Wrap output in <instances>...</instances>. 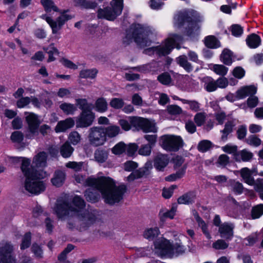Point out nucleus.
<instances>
[{
  "mask_svg": "<svg viewBox=\"0 0 263 263\" xmlns=\"http://www.w3.org/2000/svg\"><path fill=\"white\" fill-rule=\"evenodd\" d=\"M206 114L203 112L197 113L194 118V121L198 126H202L205 122Z\"/></svg>",
  "mask_w": 263,
  "mask_h": 263,
  "instance_id": "ea45409f",
  "label": "nucleus"
},
{
  "mask_svg": "<svg viewBox=\"0 0 263 263\" xmlns=\"http://www.w3.org/2000/svg\"><path fill=\"white\" fill-rule=\"evenodd\" d=\"M246 142L249 145L257 147L261 144V140L255 135L250 136L247 139Z\"/></svg>",
  "mask_w": 263,
  "mask_h": 263,
  "instance_id": "09e8293b",
  "label": "nucleus"
},
{
  "mask_svg": "<svg viewBox=\"0 0 263 263\" xmlns=\"http://www.w3.org/2000/svg\"><path fill=\"white\" fill-rule=\"evenodd\" d=\"M235 125L234 120L228 121L224 125V128L221 131L222 133L221 140L226 141L228 136L232 132L233 127Z\"/></svg>",
  "mask_w": 263,
  "mask_h": 263,
  "instance_id": "bb28decb",
  "label": "nucleus"
},
{
  "mask_svg": "<svg viewBox=\"0 0 263 263\" xmlns=\"http://www.w3.org/2000/svg\"><path fill=\"white\" fill-rule=\"evenodd\" d=\"M89 186H94L102 194L106 203L114 204L120 202L127 191V187L123 184L115 182H89Z\"/></svg>",
  "mask_w": 263,
  "mask_h": 263,
  "instance_id": "7ed1b4c3",
  "label": "nucleus"
},
{
  "mask_svg": "<svg viewBox=\"0 0 263 263\" xmlns=\"http://www.w3.org/2000/svg\"><path fill=\"white\" fill-rule=\"evenodd\" d=\"M185 247L180 243L172 245L167 239H161L155 242V253L161 257H173L185 252Z\"/></svg>",
  "mask_w": 263,
  "mask_h": 263,
  "instance_id": "39448f33",
  "label": "nucleus"
},
{
  "mask_svg": "<svg viewBox=\"0 0 263 263\" xmlns=\"http://www.w3.org/2000/svg\"><path fill=\"white\" fill-rule=\"evenodd\" d=\"M25 190L32 194H38L44 191L46 185L44 182H25Z\"/></svg>",
  "mask_w": 263,
  "mask_h": 263,
  "instance_id": "f3484780",
  "label": "nucleus"
},
{
  "mask_svg": "<svg viewBox=\"0 0 263 263\" xmlns=\"http://www.w3.org/2000/svg\"><path fill=\"white\" fill-rule=\"evenodd\" d=\"M229 244L223 240L219 239L213 244V247L217 250H223L228 248Z\"/></svg>",
  "mask_w": 263,
  "mask_h": 263,
  "instance_id": "052dcab7",
  "label": "nucleus"
},
{
  "mask_svg": "<svg viewBox=\"0 0 263 263\" xmlns=\"http://www.w3.org/2000/svg\"><path fill=\"white\" fill-rule=\"evenodd\" d=\"M174 26L177 28H180L185 24L187 26H192V18L189 16L186 12H178L174 17Z\"/></svg>",
  "mask_w": 263,
  "mask_h": 263,
  "instance_id": "dca6fc26",
  "label": "nucleus"
},
{
  "mask_svg": "<svg viewBox=\"0 0 263 263\" xmlns=\"http://www.w3.org/2000/svg\"><path fill=\"white\" fill-rule=\"evenodd\" d=\"M138 148V146L136 143H130L126 145V151L128 156H133L136 152Z\"/></svg>",
  "mask_w": 263,
  "mask_h": 263,
  "instance_id": "680f3d73",
  "label": "nucleus"
},
{
  "mask_svg": "<svg viewBox=\"0 0 263 263\" xmlns=\"http://www.w3.org/2000/svg\"><path fill=\"white\" fill-rule=\"evenodd\" d=\"M241 178L245 181H254V176L257 175V171L255 169H250L248 167H243L237 171Z\"/></svg>",
  "mask_w": 263,
  "mask_h": 263,
  "instance_id": "aec40b11",
  "label": "nucleus"
},
{
  "mask_svg": "<svg viewBox=\"0 0 263 263\" xmlns=\"http://www.w3.org/2000/svg\"><path fill=\"white\" fill-rule=\"evenodd\" d=\"M212 69L217 74L224 76L227 74L228 69L222 65H214Z\"/></svg>",
  "mask_w": 263,
  "mask_h": 263,
  "instance_id": "49530a36",
  "label": "nucleus"
},
{
  "mask_svg": "<svg viewBox=\"0 0 263 263\" xmlns=\"http://www.w3.org/2000/svg\"><path fill=\"white\" fill-rule=\"evenodd\" d=\"M84 201L79 196H75L71 204L62 199L57 200L53 208L54 213L58 218L63 220L67 217L77 216L82 220L90 221V216L87 211L84 210Z\"/></svg>",
  "mask_w": 263,
  "mask_h": 263,
  "instance_id": "f257e3e1",
  "label": "nucleus"
},
{
  "mask_svg": "<svg viewBox=\"0 0 263 263\" xmlns=\"http://www.w3.org/2000/svg\"><path fill=\"white\" fill-rule=\"evenodd\" d=\"M162 147L167 151H177L183 146V140L180 136L164 135L160 139Z\"/></svg>",
  "mask_w": 263,
  "mask_h": 263,
  "instance_id": "9d476101",
  "label": "nucleus"
},
{
  "mask_svg": "<svg viewBox=\"0 0 263 263\" xmlns=\"http://www.w3.org/2000/svg\"><path fill=\"white\" fill-rule=\"evenodd\" d=\"M47 155L45 152H40L34 156L32 164L30 167V160L23 158L21 169L27 179L34 181L44 179L47 173L43 170L46 165Z\"/></svg>",
  "mask_w": 263,
  "mask_h": 263,
  "instance_id": "f03ea898",
  "label": "nucleus"
},
{
  "mask_svg": "<svg viewBox=\"0 0 263 263\" xmlns=\"http://www.w3.org/2000/svg\"><path fill=\"white\" fill-rule=\"evenodd\" d=\"M75 2L78 5L85 8L93 9L97 6L96 3L86 0H75Z\"/></svg>",
  "mask_w": 263,
  "mask_h": 263,
  "instance_id": "8fccbe9b",
  "label": "nucleus"
},
{
  "mask_svg": "<svg viewBox=\"0 0 263 263\" xmlns=\"http://www.w3.org/2000/svg\"><path fill=\"white\" fill-rule=\"evenodd\" d=\"M126 151V145L123 142H119L111 149V152L115 155H120Z\"/></svg>",
  "mask_w": 263,
  "mask_h": 263,
  "instance_id": "c03bdc74",
  "label": "nucleus"
},
{
  "mask_svg": "<svg viewBox=\"0 0 263 263\" xmlns=\"http://www.w3.org/2000/svg\"><path fill=\"white\" fill-rule=\"evenodd\" d=\"M95 108L96 111L100 112H104L107 109V103L103 98H98L95 104Z\"/></svg>",
  "mask_w": 263,
  "mask_h": 263,
  "instance_id": "f704fd0d",
  "label": "nucleus"
},
{
  "mask_svg": "<svg viewBox=\"0 0 263 263\" xmlns=\"http://www.w3.org/2000/svg\"><path fill=\"white\" fill-rule=\"evenodd\" d=\"M246 43L250 48H256L260 45L261 39L258 35L252 34L246 39Z\"/></svg>",
  "mask_w": 263,
  "mask_h": 263,
  "instance_id": "cd10ccee",
  "label": "nucleus"
},
{
  "mask_svg": "<svg viewBox=\"0 0 263 263\" xmlns=\"http://www.w3.org/2000/svg\"><path fill=\"white\" fill-rule=\"evenodd\" d=\"M110 105L115 109H119L123 106L124 102L121 99L114 98L110 101Z\"/></svg>",
  "mask_w": 263,
  "mask_h": 263,
  "instance_id": "13d9d810",
  "label": "nucleus"
},
{
  "mask_svg": "<svg viewBox=\"0 0 263 263\" xmlns=\"http://www.w3.org/2000/svg\"><path fill=\"white\" fill-rule=\"evenodd\" d=\"M105 138H114L117 136L120 133V127L116 125H110L104 128Z\"/></svg>",
  "mask_w": 263,
  "mask_h": 263,
  "instance_id": "473e14b6",
  "label": "nucleus"
},
{
  "mask_svg": "<svg viewBox=\"0 0 263 263\" xmlns=\"http://www.w3.org/2000/svg\"><path fill=\"white\" fill-rule=\"evenodd\" d=\"M233 226L231 223L224 222L219 226V232L221 237L231 239L233 235Z\"/></svg>",
  "mask_w": 263,
  "mask_h": 263,
  "instance_id": "412c9836",
  "label": "nucleus"
},
{
  "mask_svg": "<svg viewBox=\"0 0 263 263\" xmlns=\"http://www.w3.org/2000/svg\"><path fill=\"white\" fill-rule=\"evenodd\" d=\"M41 3L47 12H51L52 11L60 12V16L55 20H53L46 14H43L41 16V17L45 20L49 24L51 28L52 33L54 34L58 33L64 24L72 17L65 12L60 11L52 0H41Z\"/></svg>",
  "mask_w": 263,
  "mask_h": 263,
  "instance_id": "20e7f679",
  "label": "nucleus"
},
{
  "mask_svg": "<svg viewBox=\"0 0 263 263\" xmlns=\"http://www.w3.org/2000/svg\"><path fill=\"white\" fill-rule=\"evenodd\" d=\"M152 167V164L151 162L146 163L144 167L131 173L128 177V181H133L135 179H138L146 176L149 174Z\"/></svg>",
  "mask_w": 263,
  "mask_h": 263,
  "instance_id": "2eb2a0df",
  "label": "nucleus"
},
{
  "mask_svg": "<svg viewBox=\"0 0 263 263\" xmlns=\"http://www.w3.org/2000/svg\"><path fill=\"white\" fill-rule=\"evenodd\" d=\"M204 43L206 47L210 48H216L220 46V43L214 36H208L205 38Z\"/></svg>",
  "mask_w": 263,
  "mask_h": 263,
  "instance_id": "c9c22d12",
  "label": "nucleus"
},
{
  "mask_svg": "<svg viewBox=\"0 0 263 263\" xmlns=\"http://www.w3.org/2000/svg\"><path fill=\"white\" fill-rule=\"evenodd\" d=\"M153 34L148 27H144L137 25L133 33L135 42L141 48L150 45Z\"/></svg>",
  "mask_w": 263,
  "mask_h": 263,
  "instance_id": "6e6552de",
  "label": "nucleus"
},
{
  "mask_svg": "<svg viewBox=\"0 0 263 263\" xmlns=\"http://www.w3.org/2000/svg\"><path fill=\"white\" fill-rule=\"evenodd\" d=\"M202 82L204 83V88L208 92H212L217 89L216 81H215L212 78L206 77L202 79Z\"/></svg>",
  "mask_w": 263,
  "mask_h": 263,
  "instance_id": "a878e982",
  "label": "nucleus"
},
{
  "mask_svg": "<svg viewBox=\"0 0 263 263\" xmlns=\"http://www.w3.org/2000/svg\"><path fill=\"white\" fill-rule=\"evenodd\" d=\"M180 100L183 103L189 104L191 110L194 111H198L200 110V104L198 102L185 99H180Z\"/></svg>",
  "mask_w": 263,
  "mask_h": 263,
  "instance_id": "de8ad7c7",
  "label": "nucleus"
},
{
  "mask_svg": "<svg viewBox=\"0 0 263 263\" xmlns=\"http://www.w3.org/2000/svg\"><path fill=\"white\" fill-rule=\"evenodd\" d=\"M13 251V247L9 243L0 246V263H16V260L10 254Z\"/></svg>",
  "mask_w": 263,
  "mask_h": 263,
  "instance_id": "4468645a",
  "label": "nucleus"
},
{
  "mask_svg": "<svg viewBox=\"0 0 263 263\" xmlns=\"http://www.w3.org/2000/svg\"><path fill=\"white\" fill-rule=\"evenodd\" d=\"M257 87L254 85L247 86L242 87L236 92V96L238 99H243L246 97L256 93Z\"/></svg>",
  "mask_w": 263,
  "mask_h": 263,
  "instance_id": "4be33fe9",
  "label": "nucleus"
},
{
  "mask_svg": "<svg viewBox=\"0 0 263 263\" xmlns=\"http://www.w3.org/2000/svg\"><path fill=\"white\" fill-rule=\"evenodd\" d=\"M263 215V204H259L254 206L251 211L252 219L259 218Z\"/></svg>",
  "mask_w": 263,
  "mask_h": 263,
  "instance_id": "58836bf2",
  "label": "nucleus"
},
{
  "mask_svg": "<svg viewBox=\"0 0 263 263\" xmlns=\"http://www.w3.org/2000/svg\"><path fill=\"white\" fill-rule=\"evenodd\" d=\"M177 211V206L174 205L170 210H161L159 214L160 219L162 221L165 220L166 218L173 219Z\"/></svg>",
  "mask_w": 263,
  "mask_h": 263,
  "instance_id": "393cba45",
  "label": "nucleus"
},
{
  "mask_svg": "<svg viewBox=\"0 0 263 263\" xmlns=\"http://www.w3.org/2000/svg\"><path fill=\"white\" fill-rule=\"evenodd\" d=\"M177 63L183 67L187 72H190L193 70V67L187 60L185 55H180L176 59Z\"/></svg>",
  "mask_w": 263,
  "mask_h": 263,
  "instance_id": "72a5a7b5",
  "label": "nucleus"
},
{
  "mask_svg": "<svg viewBox=\"0 0 263 263\" xmlns=\"http://www.w3.org/2000/svg\"><path fill=\"white\" fill-rule=\"evenodd\" d=\"M24 138L23 133L20 131H16L12 133L11 136V140L16 143L21 142Z\"/></svg>",
  "mask_w": 263,
  "mask_h": 263,
  "instance_id": "4d7b16f0",
  "label": "nucleus"
},
{
  "mask_svg": "<svg viewBox=\"0 0 263 263\" xmlns=\"http://www.w3.org/2000/svg\"><path fill=\"white\" fill-rule=\"evenodd\" d=\"M105 130L102 126H93L88 130V141L89 143L93 146L103 145L107 141L105 138Z\"/></svg>",
  "mask_w": 263,
  "mask_h": 263,
  "instance_id": "1a4fd4ad",
  "label": "nucleus"
},
{
  "mask_svg": "<svg viewBox=\"0 0 263 263\" xmlns=\"http://www.w3.org/2000/svg\"><path fill=\"white\" fill-rule=\"evenodd\" d=\"M212 144V142L210 141L203 140L198 143L197 148L199 151L205 152L211 147Z\"/></svg>",
  "mask_w": 263,
  "mask_h": 263,
  "instance_id": "37998d69",
  "label": "nucleus"
},
{
  "mask_svg": "<svg viewBox=\"0 0 263 263\" xmlns=\"http://www.w3.org/2000/svg\"><path fill=\"white\" fill-rule=\"evenodd\" d=\"M221 60L222 62L228 65L231 64L232 62V52L228 49H224L220 56Z\"/></svg>",
  "mask_w": 263,
  "mask_h": 263,
  "instance_id": "4c0bfd02",
  "label": "nucleus"
},
{
  "mask_svg": "<svg viewBox=\"0 0 263 263\" xmlns=\"http://www.w3.org/2000/svg\"><path fill=\"white\" fill-rule=\"evenodd\" d=\"M30 240L31 234L30 233H26L23 238L22 243L21 246V249L22 250H24L29 247L30 244Z\"/></svg>",
  "mask_w": 263,
  "mask_h": 263,
  "instance_id": "e2e57ef3",
  "label": "nucleus"
},
{
  "mask_svg": "<svg viewBox=\"0 0 263 263\" xmlns=\"http://www.w3.org/2000/svg\"><path fill=\"white\" fill-rule=\"evenodd\" d=\"M59 107L66 115H73L77 110L76 105L66 102L60 104Z\"/></svg>",
  "mask_w": 263,
  "mask_h": 263,
  "instance_id": "7c9ffc66",
  "label": "nucleus"
},
{
  "mask_svg": "<svg viewBox=\"0 0 263 263\" xmlns=\"http://www.w3.org/2000/svg\"><path fill=\"white\" fill-rule=\"evenodd\" d=\"M177 188L176 185H172L169 187H164L162 190V196L165 199L170 198L174 193V191Z\"/></svg>",
  "mask_w": 263,
  "mask_h": 263,
  "instance_id": "a18cd8bd",
  "label": "nucleus"
},
{
  "mask_svg": "<svg viewBox=\"0 0 263 263\" xmlns=\"http://www.w3.org/2000/svg\"><path fill=\"white\" fill-rule=\"evenodd\" d=\"M195 199V195L193 193H188L180 196L178 199L179 204H189L193 203Z\"/></svg>",
  "mask_w": 263,
  "mask_h": 263,
  "instance_id": "c756f323",
  "label": "nucleus"
},
{
  "mask_svg": "<svg viewBox=\"0 0 263 263\" xmlns=\"http://www.w3.org/2000/svg\"><path fill=\"white\" fill-rule=\"evenodd\" d=\"M83 164V163L82 162L69 161L66 164V166L73 169L75 171H80L82 168Z\"/></svg>",
  "mask_w": 263,
  "mask_h": 263,
  "instance_id": "603ef678",
  "label": "nucleus"
},
{
  "mask_svg": "<svg viewBox=\"0 0 263 263\" xmlns=\"http://www.w3.org/2000/svg\"><path fill=\"white\" fill-rule=\"evenodd\" d=\"M197 222L199 227L201 229L202 232L208 239H211V236L208 230V226L200 217H197Z\"/></svg>",
  "mask_w": 263,
  "mask_h": 263,
  "instance_id": "a19ab883",
  "label": "nucleus"
},
{
  "mask_svg": "<svg viewBox=\"0 0 263 263\" xmlns=\"http://www.w3.org/2000/svg\"><path fill=\"white\" fill-rule=\"evenodd\" d=\"M81 140V135L76 131L71 132L68 136L69 141L73 145L78 144Z\"/></svg>",
  "mask_w": 263,
  "mask_h": 263,
  "instance_id": "79ce46f5",
  "label": "nucleus"
},
{
  "mask_svg": "<svg viewBox=\"0 0 263 263\" xmlns=\"http://www.w3.org/2000/svg\"><path fill=\"white\" fill-rule=\"evenodd\" d=\"M160 233L158 228H151L146 229L143 233V236L145 238L148 240H153L157 237Z\"/></svg>",
  "mask_w": 263,
  "mask_h": 263,
  "instance_id": "2f4dec72",
  "label": "nucleus"
},
{
  "mask_svg": "<svg viewBox=\"0 0 263 263\" xmlns=\"http://www.w3.org/2000/svg\"><path fill=\"white\" fill-rule=\"evenodd\" d=\"M184 173L185 170L182 168L178 172H177L176 173L169 175L166 178V181H175L181 179L184 176Z\"/></svg>",
  "mask_w": 263,
  "mask_h": 263,
  "instance_id": "3c124183",
  "label": "nucleus"
},
{
  "mask_svg": "<svg viewBox=\"0 0 263 263\" xmlns=\"http://www.w3.org/2000/svg\"><path fill=\"white\" fill-rule=\"evenodd\" d=\"M158 80L163 85H168L171 81V78L167 73H163L158 76Z\"/></svg>",
  "mask_w": 263,
  "mask_h": 263,
  "instance_id": "864d4df0",
  "label": "nucleus"
},
{
  "mask_svg": "<svg viewBox=\"0 0 263 263\" xmlns=\"http://www.w3.org/2000/svg\"><path fill=\"white\" fill-rule=\"evenodd\" d=\"M31 102V99L29 97H22L16 102V105L18 108H24L28 105Z\"/></svg>",
  "mask_w": 263,
  "mask_h": 263,
  "instance_id": "0e129e2a",
  "label": "nucleus"
},
{
  "mask_svg": "<svg viewBox=\"0 0 263 263\" xmlns=\"http://www.w3.org/2000/svg\"><path fill=\"white\" fill-rule=\"evenodd\" d=\"M168 112L171 115H179L182 113V110L178 105H171L167 107Z\"/></svg>",
  "mask_w": 263,
  "mask_h": 263,
  "instance_id": "6e6d98bb",
  "label": "nucleus"
},
{
  "mask_svg": "<svg viewBox=\"0 0 263 263\" xmlns=\"http://www.w3.org/2000/svg\"><path fill=\"white\" fill-rule=\"evenodd\" d=\"M95 118V114L91 110H83L76 118V126L87 127L92 124Z\"/></svg>",
  "mask_w": 263,
  "mask_h": 263,
  "instance_id": "ddd939ff",
  "label": "nucleus"
},
{
  "mask_svg": "<svg viewBox=\"0 0 263 263\" xmlns=\"http://www.w3.org/2000/svg\"><path fill=\"white\" fill-rule=\"evenodd\" d=\"M57 95L61 98H68L71 95V92L69 89L65 88H61L59 89Z\"/></svg>",
  "mask_w": 263,
  "mask_h": 263,
  "instance_id": "338daca9",
  "label": "nucleus"
},
{
  "mask_svg": "<svg viewBox=\"0 0 263 263\" xmlns=\"http://www.w3.org/2000/svg\"><path fill=\"white\" fill-rule=\"evenodd\" d=\"M231 32L234 36L238 37L242 34L243 29L238 25H233L231 27Z\"/></svg>",
  "mask_w": 263,
  "mask_h": 263,
  "instance_id": "69168bd1",
  "label": "nucleus"
},
{
  "mask_svg": "<svg viewBox=\"0 0 263 263\" xmlns=\"http://www.w3.org/2000/svg\"><path fill=\"white\" fill-rule=\"evenodd\" d=\"M254 156L253 154L247 149L237 151L234 155V159L237 162L251 161Z\"/></svg>",
  "mask_w": 263,
  "mask_h": 263,
  "instance_id": "a211bd4d",
  "label": "nucleus"
},
{
  "mask_svg": "<svg viewBox=\"0 0 263 263\" xmlns=\"http://www.w3.org/2000/svg\"><path fill=\"white\" fill-rule=\"evenodd\" d=\"M130 122L132 125L139 128L144 133H156L157 131L155 123L147 119L141 117H133L130 119Z\"/></svg>",
  "mask_w": 263,
  "mask_h": 263,
  "instance_id": "9b49d317",
  "label": "nucleus"
},
{
  "mask_svg": "<svg viewBox=\"0 0 263 263\" xmlns=\"http://www.w3.org/2000/svg\"><path fill=\"white\" fill-rule=\"evenodd\" d=\"M98 73V70L95 69H84L80 71V77L82 78L93 79Z\"/></svg>",
  "mask_w": 263,
  "mask_h": 263,
  "instance_id": "e433bc0d",
  "label": "nucleus"
},
{
  "mask_svg": "<svg viewBox=\"0 0 263 263\" xmlns=\"http://www.w3.org/2000/svg\"><path fill=\"white\" fill-rule=\"evenodd\" d=\"M108 151L103 148H98L95 152L94 158L99 163L105 162L108 157Z\"/></svg>",
  "mask_w": 263,
  "mask_h": 263,
  "instance_id": "b1692460",
  "label": "nucleus"
},
{
  "mask_svg": "<svg viewBox=\"0 0 263 263\" xmlns=\"http://www.w3.org/2000/svg\"><path fill=\"white\" fill-rule=\"evenodd\" d=\"M110 5L111 8L98 10V16L99 18L112 21L121 14L123 8V0H112Z\"/></svg>",
  "mask_w": 263,
  "mask_h": 263,
  "instance_id": "0eeeda50",
  "label": "nucleus"
},
{
  "mask_svg": "<svg viewBox=\"0 0 263 263\" xmlns=\"http://www.w3.org/2000/svg\"><path fill=\"white\" fill-rule=\"evenodd\" d=\"M182 42V37L181 36L174 34L166 40L164 45L147 48L144 50V53L148 55L156 53L159 55H165L169 54L175 47L180 49L179 44Z\"/></svg>",
  "mask_w": 263,
  "mask_h": 263,
  "instance_id": "423d86ee",
  "label": "nucleus"
},
{
  "mask_svg": "<svg viewBox=\"0 0 263 263\" xmlns=\"http://www.w3.org/2000/svg\"><path fill=\"white\" fill-rule=\"evenodd\" d=\"M245 74V71L243 68L240 67H237L233 71V76L238 79H241Z\"/></svg>",
  "mask_w": 263,
  "mask_h": 263,
  "instance_id": "774afa93",
  "label": "nucleus"
},
{
  "mask_svg": "<svg viewBox=\"0 0 263 263\" xmlns=\"http://www.w3.org/2000/svg\"><path fill=\"white\" fill-rule=\"evenodd\" d=\"M27 115L26 117V121L28 126L29 134H26V137L29 139L32 138V136L34 135L38 132V129L41 121L37 115L33 112H25Z\"/></svg>",
  "mask_w": 263,
  "mask_h": 263,
  "instance_id": "f8f14e48",
  "label": "nucleus"
},
{
  "mask_svg": "<svg viewBox=\"0 0 263 263\" xmlns=\"http://www.w3.org/2000/svg\"><path fill=\"white\" fill-rule=\"evenodd\" d=\"M168 158L165 155L158 154L154 160V166L159 170H162L168 163Z\"/></svg>",
  "mask_w": 263,
  "mask_h": 263,
  "instance_id": "5701e85b",
  "label": "nucleus"
},
{
  "mask_svg": "<svg viewBox=\"0 0 263 263\" xmlns=\"http://www.w3.org/2000/svg\"><path fill=\"white\" fill-rule=\"evenodd\" d=\"M74 125V120L72 118H68L59 122L55 127V131L56 133L64 132L72 127Z\"/></svg>",
  "mask_w": 263,
  "mask_h": 263,
  "instance_id": "6ab92c4d",
  "label": "nucleus"
},
{
  "mask_svg": "<svg viewBox=\"0 0 263 263\" xmlns=\"http://www.w3.org/2000/svg\"><path fill=\"white\" fill-rule=\"evenodd\" d=\"M152 147L150 145H142L138 151L140 155L142 156H148L151 154Z\"/></svg>",
  "mask_w": 263,
  "mask_h": 263,
  "instance_id": "bf43d9fd",
  "label": "nucleus"
},
{
  "mask_svg": "<svg viewBox=\"0 0 263 263\" xmlns=\"http://www.w3.org/2000/svg\"><path fill=\"white\" fill-rule=\"evenodd\" d=\"M221 148L225 153L229 154H233L234 156L237 152V146L236 145H233L230 144L222 146Z\"/></svg>",
  "mask_w": 263,
  "mask_h": 263,
  "instance_id": "5fc2aeb1",
  "label": "nucleus"
},
{
  "mask_svg": "<svg viewBox=\"0 0 263 263\" xmlns=\"http://www.w3.org/2000/svg\"><path fill=\"white\" fill-rule=\"evenodd\" d=\"M74 148L71 146L68 141L65 142L60 147V152L61 156L67 158L70 157L73 153Z\"/></svg>",
  "mask_w": 263,
  "mask_h": 263,
  "instance_id": "c85d7f7f",
  "label": "nucleus"
}]
</instances>
